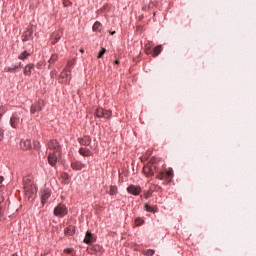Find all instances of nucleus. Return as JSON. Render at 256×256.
Wrapping results in <instances>:
<instances>
[{"label": "nucleus", "mask_w": 256, "mask_h": 256, "mask_svg": "<svg viewBox=\"0 0 256 256\" xmlns=\"http://www.w3.org/2000/svg\"><path fill=\"white\" fill-rule=\"evenodd\" d=\"M64 177H65L66 179H69V174H64Z\"/></svg>", "instance_id": "obj_43"}, {"label": "nucleus", "mask_w": 256, "mask_h": 256, "mask_svg": "<svg viewBox=\"0 0 256 256\" xmlns=\"http://www.w3.org/2000/svg\"><path fill=\"white\" fill-rule=\"evenodd\" d=\"M7 113V108L5 106H0V115L3 117V114Z\"/></svg>", "instance_id": "obj_37"}, {"label": "nucleus", "mask_w": 256, "mask_h": 256, "mask_svg": "<svg viewBox=\"0 0 256 256\" xmlns=\"http://www.w3.org/2000/svg\"><path fill=\"white\" fill-rule=\"evenodd\" d=\"M109 195H117V187L116 186L110 187Z\"/></svg>", "instance_id": "obj_28"}, {"label": "nucleus", "mask_w": 256, "mask_h": 256, "mask_svg": "<svg viewBox=\"0 0 256 256\" xmlns=\"http://www.w3.org/2000/svg\"><path fill=\"white\" fill-rule=\"evenodd\" d=\"M95 241H97V237L95 236V234L87 231L84 238V243H86L87 245H91V243H95Z\"/></svg>", "instance_id": "obj_8"}, {"label": "nucleus", "mask_w": 256, "mask_h": 256, "mask_svg": "<svg viewBox=\"0 0 256 256\" xmlns=\"http://www.w3.org/2000/svg\"><path fill=\"white\" fill-rule=\"evenodd\" d=\"M145 197H146V199H149V197H151V193H147L146 195H145Z\"/></svg>", "instance_id": "obj_40"}, {"label": "nucleus", "mask_w": 256, "mask_h": 256, "mask_svg": "<svg viewBox=\"0 0 256 256\" xmlns=\"http://www.w3.org/2000/svg\"><path fill=\"white\" fill-rule=\"evenodd\" d=\"M59 39H61V34L59 32H55L52 34L53 45H55V43H57V41H59Z\"/></svg>", "instance_id": "obj_21"}, {"label": "nucleus", "mask_w": 256, "mask_h": 256, "mask_svg": "<svg viewBox=\"0 0 256 256\" xmlns=\"http://www.w3.org/2000/svg\"><path fill=\"white\" fill-rule=\"evenodd\" d=\"M113 117V111L102 109V119H111Z\"/></svg>", "instance_id": "obj_15"}, {"label": "nucleus", "mask_w": 256, "mask_h": 256, "mask_svg": "<svg viewBox=\"0 0 256 256\" xmlns=\"http://www.w3.org/2000/svg\"><path fill=\"white\" fill-rule=\"evenodd\" d=\"M1 183H3V177L2 176H0V185H1Z\"/></svg>", "instance_id": "obj_44"}, {"label": "nucleus", "mask_w": 256, "mask_h": 256, "mask_svg": "<svg viewBox=\"0 0 256 256\" xmlns=\"http://www.w3.org/2000/svg\"><path fill=\"white\" fill-rule=\"evenodd\" d=\"M156 177L157 179L160 180L166 179L165 172H159V174Z\"/></svg>", "instance_id": "obj_33"}, {"label": "nucleus", "mask_w": 256, "mask_h": 256, "mask_svg": "<svg viewBox=\"0 0 256 256\" xmlns=\"http://www.w3.org/2000/svg\"><path fill=\"white\" fill-rule=\"evenodd\" d=\"M80 53H85V50H83V49H80Z\"/></svg>", "instance_id": "obj_46"}, {"label": "nucleus", "mask_w": 256, "mask_h": 256, "mask_svg": "<svg viewBox=\"0 0 256 256\" xmlns=\"http://www.w3.org/2000/svg\"><path fill=\"white\" fill-rule=\"evenodd\" d=\"M161 51H163V47L161 45L155 47L153 54H152L153 57H157V55H159V53H161Z\"/></svg>", "instance_id": "obj_22"}, {"label": "nucleus", "mask_w": 256, "mask_h": 256, "mask_svg": "<svg viewBox=\"0 0 256 256\" xmlns=\"http://www.w3.org/2000/svg\"><path fill=\"white\" fill-rule=\"evenodd\" d=\"M1 215H3V208L2 207H0V217H1Z\"/></svg>", "instance_id": "obj_42"}, {"label": "nucleus", "mask_w": 256, "mask_h": 256, "mask_svg": "<svg viewBox=\"0 0 256 256\" xmlns=\"http://www.w3.org/2000/svg\"><path fill=\"white\" fill-rule=\"evenodd\" d=\"M5 134V130H3L2 128H0V141H3V136Z\"/></svg>", "instance_id": "obj_39"}, {"label": "nucleus", "mask_w": 256, "mask_h": 256, "mask_svg": "<svg viewBox=\"0 0 256 256\" xmlns=\"http://www.w3.org/2000/svg\"><path fill=\"white\" fill-rule=\"evenodd\" d=\"M12 256H19V255H17V254H13Z\"/></svg>", "instance_id": "obj_48"}, {"label": "nucleus", "mask_w": 256, "mask_h": 256, "mask_svg": "<svg viewBox=\"0 0 256 256\" xmlns=\"http://www.w3.org/2000/svg\"><path fill=\"white\" fill-rule=\"evenodd\" d=\"M115 65H119V60H116V61H115Z\"/></svg>", "instance_id": "obj_45"}, {"label": "nucleus", "mask_w": 256, "mask_h": 256, "mask_svg": "<svg viewBox=\"0 0 256 256\" xmlns=\"http://www.w3.org/2000/svg\"><path fill=\"white\" fill-rule=\"evenodd\" d=\"M49 197H51V190H49L48 188H44L41 191V203H42V205H45V203H47V201L49 200Z\"/></svg>", "instance_id": "obj_7"}, {"label": "nucleus", "mask_w": 256, "mask_h": 256, "mask_svg": "<svg viewBox=\"0 0 256 256\" xmlns=\"http://www.w3.org/2000/svg\"><path fill=\"white\" fill-rule=\"evenodd\" d=\"M57 59H59V56H58L57 54H53V55L51 56V58L49 59L48 63H49L50 65H53V63H55V61H57Z\"/></svg>", "instance_id": "obj_25"}, {"label": "nucleus", "mask_w": 256, "mask_h": 256, "mask_svg": "<svg viewBox=\"0 0 256 256\" xmlns=\"http://www.w3.org/2000/svg\"><path fill=\"white\" fill-rule=\"evenodd\" d=\"M25 119H27V111H17L12 115L10 125L13 129H17L19 125H23V121H25Z\"/></svg>", "instance_id": "obj_1"}, {"label": "nucleus", "mask_w": 256, "mask_h": 256, "mask_svg": "<svg viewBox=\"0 0 256 256\" xmlns=\"http://www.w3.org/2000/svg\"><path fill=\"white\" fill-rule=\"evenodd\" d=\"M60 83H71V72L64 70L61 72L59 76Z\"/></svg>", "instance_id": "obj_5"}, {"label": "nucleus", "mask_w": 256, "mask_h": 256, "mask_svg": "<svg viewBox=\"0 0 256 256\" xmlns=\"http://www.w3.org/2000/svg\"><path fill=\"white\" fill-rule=\"evenodd\" d=\"M145 255L153 256V255H155V250L149 249V250H147V251L145 252Z\"/></svg>", "instance_id": "obj_36"}, {"label": "nucleus", "mask_w": 256, "mask_h": 256, "mask_svg": "<svg viewBox=\"0 0 256 256\" xmlns=\"http://www.w3.org/2000/svg\"><path fill=\"white\" fill-rule=\"evenodd\" d=\"M78 142L80 143V145H85L86 147H89V145H91V137L84 136L82 138H79Z\"/></svg>", "instance_id": "obj_14"}, {"label": "nucleus", "mask_w": 256, "mask_h": 256, "mask_svg": "<svg viewBox=\"0 0 256 256\" xmlns=\"http://www.w3.org/2000/svg\"><path fill=\"white\" fill-rule=\"evenodd\" d=\"M135 224H136L137 226L143 225V219L137 218V219L135 220Z\"/></svg>", "instance_id": "obj_38"}, {"label": "nucleus", "mask_w": 256, "mask_h": 256, "mask_svg": "<svg viewBox=\"0 0 256 256\" xmlns=\"http://www.w3.org/2000/svg\"><path fill=\"white\" fill-rule=\"evenodd\" d=\"M27 181H29V179H27L26 183L24 184V191L26 195H29V197H31L36 192V190H35V186L31 184V181H29V183H27Z\"/></svg>", "instance_id": "obj_6"}, {"label": "nucleus", "mask_w": 256, "mask_h": 256, "mask_svg": "<svg viewBox=\"0 0 256 256\" xmlns=\"http://www.w3.org/2000/svg\"><path fill=\"white\" fill-rule=\"evenodd\" d=\"M27 57H29V53L27 51H24L19 55L18 59H21L23 61L27 59Z\"/></svg>", "instance_id": "obj_27"}, {"label": "nucleus", "mask_w": 256, "mask_h": 256, "mask_svg": "<svg viewBox=\"0 0 256 256\" xmlns=\"http://www.w3.org/2000/svg\"><path fill=\"white\" fill-rule=\"evenodd\" d=\"M64 253H66V255H73L75 252H73V248H66L64 249Z\"/></svg>", "instance_id": "obj_34"}, {"label": "nucleus", "mask_w": 256, "mask_h": 256, "mask_svg": "<svg viewBox=\"0 0 256 256\" xmlns=\"http://www.w3.org/2000/svg\"><path fill=\"white\" fill-rule=\"evenodd\" d=\"M32 149H41V143L39 141H34Z\"/></svg>", "instance_id": "obj_30"}, {"label": "nucleus", "mask_w": 256, "mask_h": 256, "mask_svg": "<svg viewBox=\"0 0 256 256\" xmlns=\"http://www.w3.org/2000/svg\"><path fill=\"white\" fill-rule=\"evenodd\" d=\"M1 117H3L2 115H0V120H1Z\"/></svg>", "instance_id": "obj_49"}, {"label": "nucleus", "mask_w": 256, "mask_h": 256, "mask_svg": "<svg viewBox=\"0 0 256 256\" xmlns=\"http://www.w3.org/2000/svg\"><path fill=\"white\" fill-rule=\"evenodd\" d=\"M18 67H19V66H15L14 68H11V67L5 68L4 71H6L7 73H9V72H15L16 69H18Z\"/></svg>", "instance_id": "obj_32"}, {"label": "nucleus", "mask_w": 256, "mask_h": 256, "mask_svg": "<svg viewBox=\"0 0 256 256\" xmlns=\"http://www.w3.org/2000/svg\"><path fill=\"white\" fill-rule=\"evenodd\" d=\"M64 7H71L73 5V2H70L69 0H63Z\"/></svg>", "instance_id": "obj_35"}, {"label": "nucleus", "mask_w": 256, "mask_h": 256, "mask_svg": "<svg viewBox=\"0 0 256 256\" xmlns=\"http://www.w3.org/2000/svg\"><path fill=\"white\" fill-rule=\"evenodd\" d=\"M33 69H35L34 64L26 65L25 68H24V75H31V71H33Z\"/></svg>", "instance_id": "obj_17"}, {"label": "nucleus", "mask_w": 256, "mask_h": 256, "mask_svg": "<svg viewBox=\"0 0 256 256\" xmlns=\"http://www.w3.org/2000/svg\"><path fill=\"white\" fill-rule=\"evenodd\" d=\"M54 215L55 217H65L69 213L67 206L65 204L60 203L54 208Z\"/></svg>", "instance_id": "obj_2"}, {"label": "nucleus", "mask_w": 256, "mask_h": 256, "mask_svg": "<svg viewBox=\"0 0 256 256\" xmlns=\"http://www.w3.org/2000/svg\"><path fill=\"white\" fill-rule=\"evenodd\" d=\"M128 193H130L131 195H139V193H141V188L139 186H135V185H130L127 188Z\"/></svg>", "instance_id": "obj_11"}, {"label": "nucleus", "mask_w": 256, "mask_h": 256, "mask_svg": "<svg viewBox=\"0 0 256 256\" xmlns=\"http://www.w3.org/2000/svg\"><path fill=\"white\" fill-rule=\"evenodd\" d=\"M20 147L24 149V151H27L28 149H33V144H31V140L26 139L20 142Z\"/></svg>", "instance_id": "obj_10"}, {"label": "nucleus", "mask_w": 256, "mask_h": 256, "mask_svg": "<svg viewBox=\"0 0 256 256\" xmlns=\"http://www.w3.org/2000/svg\"><path fill=\"white\" fill-rule=\"evenodd\" d=\"M44 105L43 100H39L38 102L32 104L30 108L31 115H35L36 113H39V111H42Z\"/></svg>", "instance_id": "obj_4"}, {"label": "nucleus", "mask_w": 256, "mask_h": 256, "mask_svg": "<svg viewBox=\"0 0 256 256\" xmlns=\"http://www.w3.org/2000/svg\"><path fill=\"white\" fill-rule=\"evenodd\" d=\"M95 116L98 118V119H102L103 117V108H97L96 111H95Z\"/></svg>", "instance_id": "obj_24"}, {"label": "nucleus", "mask_w": 256, "mask_h": 256, "mask_svg": "<svg viewBox=\"0 0 256 256\" xmlns=\"http://www.w3.org/2000/svg\"><path fill=\"white\" fill-rule=\"evenodd\" d=\"M92 29L93 31H99L101 29V22H95Z\"/></svg>", "instance_id": "obj_29"}, {"label": "nucleus", "mask_w": 256, "mask_h": 256, "mask_svg": "<svg viewBox=\"0 0 256 256\" xmlns=\"http://www.w3.org/2000/svg\"><path fill=\"white\" fill-rule=\"evenodd\" d=\"M106 49L105 48H102L101 51L98 53V59H101V57H103L106 53Z\"/></svg>", "instance_id": "obj_31"}, {"label": "nucleus", "mask_w": 256, "mask_h": 256, "mask_svg": "<svg viewBox=\"0 0 256 256\" xmlns=\"http://www.w3.org/2000/svg\"><path fill=\"white\" fill-rule=\"evenodd\" d=\"M115 33H116V32H115V31H113V32H111V35H115Z\"/></svg>", "instance_id": "obj_47"}, {"label": "nucleus", "mask_w": 256, "mask_h": 256, "mask_svg": "<svg viewBox=\"0 0 256 256\" xmlns=\"http://www.w3.org/2000/svg\"><path fill=\"white\" fill-rule=\"evenodd\" d=\"M145 209L148 211V213H155L157 211V208L155 206H149L148 204H145Z\"/></svg>", "instance_id": "obj_23"}, {"label": "nucleus", "mask_w": 256, "mask_h": 256, "mask_svg": "<svg viewBox=\"0 0 256 256\" xmlns=\"http://www.w3.org/2000/svg\"><path fill=\"white\" fill-rule=\"evenodd\" d=\"M48 163L52 167H55V165H57V155H55V152H52L48 155Z\"/></svg>", "instance_id": "obj_13"}, {"label": "nucleus", "mask_w": 256, "mask_h": 256, "mask_svg": "<svg viewBox=\"0 0 256 256\" xmlns=\"http://www.w3.org/2000/svg\"><path fill=\"white\" fill-rule=\"evenodd\" d=\"M75 65V59L69 60L67 62L66 67L64 68L65 71H68V73H71V70L73 69V66Z\"/></svg>", "instance_id": "obj_18"}, {"label": "nucleus", "mask_w": 256, "mask_h": 256, "mask_svg": "<svg viewBox=\"0 0 256 256\" xmlns=\"http://www.w3.org/2000/svg\"><path fill=\"white\" fill-rule=\"evenodd\" d=\"M79 153H80V155H83V157H91V155H93L91 150H89L87 148H80Z\"/></svg>", "instance_id": "obj_16"}, {"label": "nucleus", "mask_w": 256, "mask_h": 256, "mask_svg": "<svg viewBox=\"0 0 256 256\" xmlns=\"http://www.w3.org/2000/svg\"><path fill=\"white\" fill-rule=\"evenodd\" d=\"M3 201H4L3 195L0 194V203H3Z\"/></svg>", "instance_id": "obj_41"}, {"label": "nucleus", "mask_w": 256, "mask_h": 256, "mask_svg": "<svg viewBox=\"0 0 256 256\" xmlns=\"http://www.w3.org/2000/svg\"><path fill=\"white\" fill-rule=\"evenodd\" d=\"M166 179H173V170L170 169L166 172H164Z\"/></svg>", "instance_id": "obj_26"}, {"label": "nucleus", "mask_w": 256, "mask_h": 256, "mask_svg": "<svg viewBox=\"0 0 256 256\" xmlns=\"http://www.w3.org/2000/svg\"><path fill=\"white\" fill-rule=\"evenodd\" d=\"M153 163L154 162L152 161L144 165L143 172L146 175V177H153V175H155V170L157 169V167L153 165Z\"/></svg>", "instance_id": "obj_3"}, {"label": "nucleus", "mask_w": 256, "mask_h": 256, "mask_svg": "<svg viewBox=\"0 0 256 256\" xmlns=\"http://www.w3.org/2000/svg\"><path fill=\"white\" fill-rule=\"evenodd\" d=\"M65 235H68L69 237H71L72 235H75V226H68L65 229Z\"/></svg>", "instance_id": "obj_19"}, {"label": "nucleus", "mask_w": 256, "mask_h": 256, "mask_svg": "<svg viewBox=\"0 0 256 256\" xmlns=\"http://www.w3.org/2000/svg\"><path fill=\"white\" fill-rule=\"evenodd\" d=\"M31 35H33V32H31L30 30L26 31L22 35V41H29L31 39Z\"/></svg>", "instance_id": "obj_20"}, {"label": "nucleus", "mask_w": 256, "mask_h": 256, "mask_svg": "<svg viewBox=\"0 0 256 256\" xmlns=\"http://www.w3.org/2000/svg\"><path fill=\"white\" fill-rule=\"evenodd\" d=\"M71 167L74 171H81L82 169H85V164L80 161H74L71 163Z\"/></svg>", "instance_id": "obj_12"}, {"label": "nucleus", "mask_w": 256, "mask_h": 256, "mask_svg": "<svg viewBox=\"0 0 256 256\" xmlns=\"http://www.w3.org/2000/svg\"><path fill=\"white\" fill-rule=\"evenodd\" d=\"M48 148L54 151V153H59V151H61V146H59V142H57V140H50L48 142Z\"/></svg>", "instance_id": "obj_9"}]
</instances>
